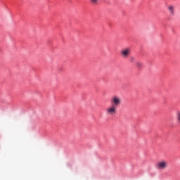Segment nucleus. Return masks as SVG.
Returning a JSON list of instances; mask_svg holds the SVG:
<instances>
[{"instance_id":"f03ea898","label":"nucleus","mask_w":180,"mask_h":180,"mask_svg":"<svg viewBox=\"0 0 180 180\" xmlns=\"http://www.w3.org/2000/svg\"><path fill=\"white\" fill-rule=\"evenodd\" d=\"M117 112V108L111 105L106 109V114L110 116H115Z\"/></svg>"},{"instance_id":"39448f33","label":"nucleus","mask_w":180,"mask_h":180,"mask_svg":"<svg viewBox=\"0 0 180 180\" xmlns=\"http://www.w3.org/2000/svg\"><path fill=\"white\" fill-rule=\"evenodd\" d=\"M167 11H169V13H170V15H174V7L173 6H167Z\"/></svg>"},{"instance_id":"1a4fd4ad","label":"nucleus","mask_w":180,"mask_h":180,"mask_svg":"<svg viewBox=\"0 0 180 180\" xmlns=\"http://www.w3.org/2000/svg\"><path fill=\"white\" fill-rule=\"evenodd\" d=\"M134 60H135V58H134V57H132V58H131V62H134Z\"/></svg>"},{"instance_id":"0eeeda50","label":"nucleus","mask_w":180,"mask_h":180,"mask_svg":"<svg viewBox=\"0 0 180 180\" xmlns=\"http://www.w3.org/2000/svg\"><path fill=\"white\" fill-rule=\"evenodd\" d=\"M136 65L139 68H143V64L139 61L136 62Z\"/></svg>"},{"instance_id":"423d86ee","label":"nucleus","mask_w":180,"mask_h":180,"mask_svg":"<svg viewBox=\"0 0 180 180\" xmlns=\"http://www.w3.org/2000/svg\"><path fill=\"white\" fill-rule=\"evenodd\" d=\"M176 120L178 124H180V111H177V112H176Z\"/></svg>"},{"instance_id":"7ed1b4c3","label":"nucleus","mask_w":180,"mask_h":180,"mask_svg":"<svg viewBox=\"0 0 180 180\" xmlns=\"http://www.w3.org/2000/svg\"><path fill=\"white\" fill-rule=\"evenodd\" d=\"M131 53V49L126 48L121 51L120 55L123 58H127Z\"/></svg>"},{"instance_id":"6e6552de","label":"nucleus","mask_w":180,"mask_h":180,"mask_svg":"<svg viewBox=\"0 0 180 180\" xmlns=\"http://www.w3.org/2000/svg\"><path fill=\"white\" fill-rule=\"evenodd\" d=\"M98 0H91V2L93 4H96L98 2Z\"/></svg>"},{"instance_id":"20e7f679","label":"nucleus","mask_w":180,"mask_h":180,"mask_svg":"<svg viewBox=\"0 0 180 180\" xmlns=\"http://www.w3.org/2000/svg\"><path fill=\"white\" fill-rule=\"evenodd\" d=\"M168 167V163L166 161L162 160L157 165V168L160 170H163Z\"/></svg>"},{"instance_id":"f257e3e1","label":"nucleus","mask_w":180,"mask_h":180,"mask_svg":"<svg viewBox=\"0 0 180 180\" xmlns=\"http://www.w3.org/2000/svg\"><path fill=\"white\" fill-rule=\"evenodd\" d=\"M111 105L118 108L122 103V98L120 96L115 95L110 99Z\"/></svg>"}]
</instances>
